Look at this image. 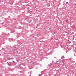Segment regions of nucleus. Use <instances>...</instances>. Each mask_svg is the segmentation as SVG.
I'll return each instance as SVG.
<instances>
[{"mask_svg":"<svg viewBox=\"0 0 76 76\" xmlns=\"http://www.w3.org/2000/svg\"><path fill=\"white\" fill-rule=\"evenodd\" d=\"M29 13H30V14H31L32 13V11H30V10L28 11Z\"/></svg>","mask_w":76,"mask_h":76,"instance_id":"obj_1","label":"nucleus"},{"mask_svg":"<svg viewBox=\"0 0 76 76\" xmlns=\"http://www.w3.org/2000/svg\"><path fill=\"white\" fill-rule=\"evenodd\" d=\"M52 65V64H49L48 66H49V67H50Z\"/></svg>","mask_w":76,"mask_h":76,"instance_id":"obj_2","label":"nucleus"},{"mask_svg":"<svg viewBox=\"0 0 76 76\" xmlns=\"http://www.w3.org/2000/svg\"><path fill=\"white\" fill-rule=\"evenodd\" d=\"M64 58V56H62L61 57V58Z\"/></svg>","mask_w":76,"mask_h":76,"instance_id":"obj_3","label":"nucleus"},{"mask_svg":"<svg viewBox=\"0 0 76 76\" xmlns=\"http://www.w3.org/2000/svg\"><path fill=\"white\" fill-rule=\"evenodd\" d=\"M66 22H68V20H66Z\"/></svg>","mask_w":76,"mask_h":76,"instance_id":"obj_4","label":"nucleus"},{"mask_svg":"<svg viewBox=\"0 0 76 76\" xmlns=\"http://www.w3.org/2000/svg\"><path fill=\"white\" fill-rule=\"evenodd\" d=\"M66 4H68V2H66Z\"/></svg>","mask_w":76,"mask_h":76,"instance_id":"obj_5","label":"nucleus"},{"mask_svg":"<svg viewBox=\"0 0 76 76\" xmlns=\"http://www.w3.org/2000/svg\"><path fill=\"white\" fill-rule=\"evenodd\" d=\"M3 50H4V48H2Z\"/></svg>","mask_w":76,"mask_h":76,"instance_id":"obj_6","label":"nucleus"},{"mask_svg":"<svg viewBox=\"0 0 76 76\" xmlns=\"http://www.w3.org/2000/svg\"><path fill=\"white\" fill-rule=\"evenodd\" d=\"M13 62H15V61H13Z\"/></svg>","mask_w":76,"mask_h":76,"instance_id":"obj_7","label":"nucleus"}]
</instances>
